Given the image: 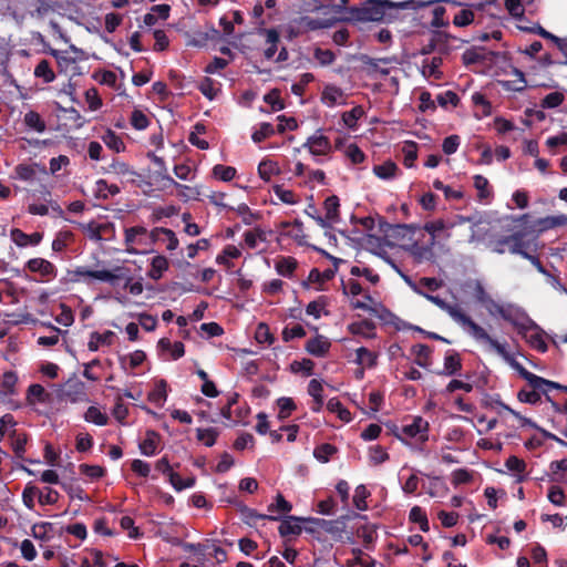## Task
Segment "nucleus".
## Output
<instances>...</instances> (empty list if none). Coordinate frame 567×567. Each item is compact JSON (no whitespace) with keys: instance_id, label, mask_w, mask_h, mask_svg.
I'll return each instance as SVG.
<instances>
[{"instance_id":"57","label":"nucleus","mask_w":567,"mask_h":567,"mask_svg":"<svg viewBox=\"0 0 567 567\" xmlns=\"http://www.w3.org/2000/svg\"><path fill=\"white\" fill-rule=\"evenodd\" d=\"M278 419L286 420L297 409L295 401L291 398L282 396L277 400Z\"/></svg>"},{"instance_id":"35","label":"nucleus","mask_w":567,"mask_h":567,"mask_svg":"<svg viewBox=\"0 0 567 567\" xmlns=\"http://www.w3.org/2000/svg\"><path fill=\"white\" fill-rule=\"evenodd\" d=\"M101 140L110 150L116 153L124 152L125 150V144L121 136L111 128L105 130V132L101 135Z\"/></svg>"},{"instance_id":"13","label":"nucleus","mask_w":567,"mask_h":567,"mask_svg":"<svg viewBox=\"0 0 567 567\" xmlns=\"http://www.w3.org/2000/svg\"><path fill=\"white\" fill-rule=\"evenodd\" d=\"M515 244L522 245V249L528 250L529 244L524 240V235L522 233H515L511 236H505L493 241V251L497 254H505L509 251L512 254V248Z\"/></svg>"},{"instance_id":"45","label":"nucleus","mask_w":567,"mask_h":567,"mask_svg":"<svg viewBox=\"0 0 567 567\" xmlns=\"http://www.w3.org/2000/svg\"><path fill=\"white\" fill-rule=\"evenodd\" d=\"M442 64V59L433 56L430 60H425L422 65V74L425 78L439 80L441 79L440 66Z\"/></svg>"},{"instance_id":"3","label":"nucleus","mask_w":567,"mask_h":567,"mask_svg":"<svg viewBox=\"0 0 567 567\" xmlns=\"http://www.w3.org/2000/svg\"><path fill=\"white\" fill-rule=\"evenodd\" d=\"M72 279L74 281H86L97 280L106 282L112 287L123 285L124 288L133 296H138L143 292L144 287L142 279L134 280L132 277L131 269L124 265L115 266L112 269L90 270L86 267H76L72 272Z\"/></svg>"},{"instance_id":"61","label":"nucleus","mask_w":567,"mask_h":567,"mask_svg":"<svg viewBox=\"0 0 567 567\" xmlns=\"http://www.w3.org/2000/svg\"><path fill=\"white\" fill-rule=\"evenodd\" d=\"M409 519L412 523L420 525L421 530L427 532L430 529L429 519L424 509L420 506H413L409 514Z\"/></svg>"},{"instance_id":"62","label":"nucleus","mask_w":567,"mask_h":567,"mask_svg":"<svg viewBox=\"0 0 567 567\" xmlns=\"http://www.w3.org/2000/svg\"><path fill=\"white\" fill-rule=\"evenodd\" d=\"M370 496V492L365 485H358L354 489L353 505L359 511H367L368 504L367 498Z\"/></svg>"},{"instance_id":"12","label":"nucleus","mask_w":567,"mask_h":567,"mask_svg":"<svg viewBox=\"0 0 567 567\" xmlns=\"http://www.w3.org/2000/svg\"><path fill=\"white\" fill-rule=\"evenodd\" d=\"M434 246L435 244L430 239L425 243L416 240L406 248V251L417 262L432 261L435 258Z\"/></svg>"},{"instance_id":"25","label":"nucleus","mask_w":567,"mask_h":567,"mask_svg":"<svg viewBox=\"0 0 567 567\" xmlns=\"http://www.w3.org/2000/svg\"><path fill=\"white\" fill-rule=\"evenodd\" d=\"M316 524L334 539H342L346 524L341 520L315 519Z\"/></svg>"},{"instance_id":"7","label":"nucleus","mask_w":567,"mask_h":567,"mask_svg":"<svg viewBox=\"0 0 567 567\" xmlns=\"http://www.w3.org/2000/svg\"><path fill=\"white\" fill-rule=\"evenodd\" d=\"M147 228L144 226H133L124 229L125 251L132 255L145 254L152 246Z\"/></svg>"},{"instance_id":"26","label":"nucleus","mask_w":567,"mask_h":567,"mask_svg":"<svg viewBox=\"0 0 567 567\" xmlns=\"http://www.w3.org/2000/svg\"><path fill=\"white\" fill-rule=\"evenodd\" d=\"M308 394L313 399L311 410L319 412L323 405V385L322 382L312 379L308 384Z\"/></svg>"},{"instance_id":"1","label":"nucleus","mask_w":567,"mask_h":567,"mask_svg":"<svg viewBox=\"0 0 567 567\" xmlns=\"http://www.w3.org/2000/svg\"><path fill=\"white\" fill-rule=\"evenodd\" d=\"M441 0H409L403 2H391L388 0L383 1H369L360 8H354L351 11L352 19L361 22H391L396 19V13L401 9H419L424 8ZM443 2L451 3L453 6H461V2L456 0H442Z\"/></svg>"},{"instance_id":"9","label":"nucleus","mask_w":567,"mask_h":567,"mask_svg":"<svg viewBox=\"0 0 567 567\" xmlns=\"http://www.w3.org/2000/svg\"><path fill=\"white\" fill-rule=\"evenodd\" d=\"M25 270L41 276L42 281H51L58 275V269L50 260L44 258H31L25 262Z\"/></svg>"},{"instance_id":"4","label":"nucleus","mask_w":567,"mask_h":567,"mask_svg":"<svg viewBox=\"0 0 567 567\" xmlns=\"http://www.w3.org/2000/svg\"><path fill=\"white\" fill-rule=\"evenodd\" d=\"M415 292L426 298L429 301L437 306L441 310L445 311L455 322L461 324L466 331L478 342L487 343L488 346L495 340L487 331L477 324L468 317L458 305H450L439 296L430 295L421 289H415Z\"/></svg>"},{"instance_id":"21","label":"nucleus","mask_w":567,"mask_h":567,"mask_svg":"<svg viewBox=\"0 0 567 567\" xmlns=\"http://www.w3.org/2000/svg\"><path fill=\"white\" fill-rule=\"evenodd\" d=\"M298 266V260L291 256H280L275 260L277 274L286 278H292Z\"/></svg>"},{"instance_id":"23","label":"nucleus","mask_w":567,"mask_h":567,"mask_svg":"<svg viewBox=\"0 0 567 567\" xmlns=\"http://www.w3.org/2000/svg\"><path fill=\"white\" fill-rule=\"evenodd\" d=\"M147 400L156 408H162L167 400V382L163 379L155 381L154 388L147 394Z\"/></svg>"},{"instance_id":"31","label":"nucleus","mask_w":567,"mask_h":567,"mask_svg":"<svg viewBox=\"0 0 567 567\" xmlns=\"http://www.w3.org/2000/svg\"><path fill=\"white\" fill-rule=\"evenodd\" d=\"M264 34L266 37V49L264 51V55L267 60H271L278 51L279 33L275 29H266L264 30Z\"/></svg>"},{"instance_id":"5","label":"nucleus","mask_w":567,"mask_h":567,"mask_svg":"<svg viewBox=\"0 0 567 567\" xmlns=\"http://www.w3.org/2000/svg\"><path fill=\"white\" fill-rule=\"evenodd\" d=\"M483 307L491 317L502 318L518 329H526L530 323L526 312L513 303H501L491 297Z\"/></svg>"},{"instance_id":"49","label":"nucleus","mask_w":567,"mask_h":567,"mask_svg":"<svg viewBox=\"0 0 567 567\" xmlns=\"http://www.w3.org/2000/svg\"><path fill=\"white\" fill-rule=\"evenodd\" d=\"M167 478L176 492H181L183 489L190 488L195 485V482H196L194 476L183 478L178 473H176L174 471L168 473Z\"/></svg>"},{"instance_id":"51","label":"nucleus","mask_w":567,"mask_h":567,"mask_svg":"<svg viewBox=\"0 0 567 567\" xmlns=\"http://www.w3.org/2000/svg\"><path fill=\"white\" fill-rule=\"evenodd\" d=\"M51 55L56 60L58 66L61 72L68 71L69 68L76 63L78 56H71L69 51H59L52 49L50 51Z\"/></svg>"},{"instance_id":"53","label":"nucleus","mask_w":567,"mask_h":567,"mask_svg":"<svg viewBox=\"0 0 567 567\" xmlns=\"http://www.w3.org/2000/svg\"><path fill=\"white\" fill-rule=\"evenodd\" d=\"M212 175L218 181L230 182L236 177L237 169L234 166L217 164L213 167Z\"/></svg>"},{"instance_id":"24","label":"nucleus","mask_w":567,"mask_h":567,"mask_svg":"<svg viewBox=\"0 0 567 567\" xmlns=\"http://www.w3.org/2000/svg\"><path fill=\"white\" fill-rule=\"evenodd\" d=\"M157 347L162 352H167L171 360H177L185 354V347L181 341L172 342L167 338H162L158 341Z\"/></svg>"},{"instance_id":"28","label":"nucleus","mask_w":567,"mask_h":567,"mask_svg":"<svg viewBox=\"0 0 567 567\" xmlns=\"http://www.w3.org/2000/svg\"><path fill=\"white\" fill-rule=\"evenodd\" d=\"M411 353L414 357V362L422 367V368H429L432 363L431 361V353L432 349L423 343L414 344L411 349Z\"/></svg>"},{"instance_id":"22","label":"nucleus","mask_w":567,"mask_h":567,"mask_svg":"<svg viewBox=\"0 0 567 567\" xmlns=\"http://www.w3.org/2000/svg\"><path fill=\"white\" fill-rule=\"evenodd\" d=\"M80 227L91 240L100 241L103 238V235L112 228V224H100L92 220L87 224H81Z\"/></svg>"},{"instance_id":"15","label":"nucleus","mask_w":567,"mask_h":567,"mask_svg":"<svg viewBox=\"0 0 567 567\" xmlns=\"http://www.w3.org/2000/svg\"><path fill=\"white\" fill-rule=\"evenodd\" d=\"M336 271L333 269H326L320 271L318 268H312L302 286L305 288H315L316 290H322L323 286L334 277Z\"/></svg>"},{"instance_id":"6","label":"nucleus","mask_w":567,"mask_h":567,"mask_svg":"<svg viewBox=\"0 0 567 567\" xmlns=\"http://www.w3.org/2000/svg\"><path fill=\"white\" fill-rule=\"evenodd\" d=\"M430 424L422 416H411L401 426L393 425L392 434L401 442L409 444L411 440L424 443L429 440Z\"/></svg>"},{"instance_id":"64","label":"nucleus","mask_w":567,"mask_h":567,"mask_svg":"<svg viewBox=\"0 0 567 567\" xmlns=\"http://www.w3.org/2000/svg\"><path fill=\"white\" fill-rule=\"evenodd\" d=\"M130 123L135 130L143 131L148 127L150 118L142 110L135 109L131 114Z\"/></svg>"},{"instance_id":"30","label":"nucleus","mask_w":567,"mask_h":567,"mask_svg":"<svg viewBox=\"0 0 567 567\" xmlns=\"http://www.w3.org/2000/svg\"><path fill=\"white\" fill-rule=\"evenodd\" d=\"M300 520H301V518H299V517L288 516L280 523V525L278 527L279 534L282 537L290 536V535H293V536L300 535L301 530H302V528L299 524Z\"/></svg>"},{"instance_id":"47","label":"nucleus","mask_w":567,"mask_h":567,"mask_svg":"<svg viewBox=\"0 0 567 567\" xmlns=\"http://www.w3.org/2000/svg\"><path fill=\"white\" fill-rule=\"evenodd\" d=\"M34 76L38 79H42L43 83H51L55 80V73L51 68V64L48 60H41L33 72Z\"/></svg>"},{"instance_id":"18","label":"nucleus","mask_w":567,"mask_h":567,"mask_svg":"<svg viewBox=\"0 0 567 567\" xmlns=\"http://www.w3.org/2000/svg\"><path fill=\"white\" fill-rule=\"evenodd\" d=\"M117 339L115 332L105 330L103 332L94 331L90 334L87 349L91 352L97 351L101 347H111Z\"/></svg>"},{"instance_id":"52","label":"nucleus","mask_w":567,"mask_h":567,"mask_svg":"<svg viewBox=\"0 0 567 567\" xmlns=\"http://www.w3.org/2000/svg\"><path fill=\"white\" fill-rule=\"evenodd\" d=\"M337 453V446L330 443L320 444L313 450V456L321 463H328Z\"/></svg>"},{"instance_id":"8","label":"nucleus","mask_w":567,"mask_h":567,"mask_svg":"<svg viewBox=\"0 0 567 567\" xmlns=\"http://www.w3.org/2000/svg\"><path fill=\"white\" fill-rule=\"evenodd\" d=\"M238 398L239 395L234 393L228 398L226 405L220 410V415L234 424L244 422L249 413V408L246 404L241 406L238 405Z\"/></svg>"},{"instance_id":"46","label":"nucleus","mask_w":567,"mask_h":567,"mask_svg":"<svg viewBox=\"0 0 567 567\" xmlns=\"http://www.w3.org/2000/svg\"><path fill=\"white\" fill-rule=\"evenodd\" d=\"M93 79L102 85L110 86L114 90H120L122 84L117 81V75L115 72L110 70H103L100 72H95L93 74Z\"/></svg>"},{"instance_id":"56","label":"nucleus","mask_w":567,"mask_h":567,"mask_svg":"<svg viewBox=\"0 0 567 567\" xmlns=\"http://www.w3.org/2000/svg\"><path fill=\"white\" fill-rule=\"evenodd\" d=\"M364 115V110L361 105H357L350 111L342 113V122L349 128H355L358 121Z\"/></svg>"},{"instance_id":"27","label":"nucleus","mask_w":567,"mask_h":567,"mask_svg":"<svg viewBox=\"0 0 567 567\" xmlns=\"http://www.w3.org/2000/svg\"><path fill=\"white\" fill-rule=\"evenodd\" d=\"M27 400L30 404L48 403L51 400V393L41 384H31L27 391Z\"/></svg>"},{"instance_id":"58","label":"nucleus","mask_w":567,"mask_h":567,"mask_svg":"<svg viewBox=\"0 0 567 567\" xmlns=\"http://www.w3.org/2000/svg\"><path fill=\"white\" fill-rule=\"evenodd\" d=\"M73 240V234L70 230H60L52 240V250L55 252L63 251Z\"/></svg>"},{"instance_id":"44","label":"nucleus","mask_w":567,"mask_h":567,"mask_svg":"<svg viewBox=\"0 0 567 567\" xmlns=\"http://www.w3.org/2000/svg\"><path fill=\"white\" fill-rule=\"evenodd\" d=\"M512 254H515V255H520L522 257H524L525 259L529 260L533 266L543 275L551 278L553 280H555V278L544 268V266L542 265L540 260L538 259V257L534 256V255H530L527 250L525 249H522V245H518V244H515L514 243V246L512 248Z\"/></svg>"},{"instance_id":"11","label":"nucleus","mask_w":567,"mask_h":567,"mask_svg":"<svg viewBox=\"0 0 567 567\" xmlns=\"http://www.w3.org/2000/svg\"><path fill=\"white\" fill-rule=\"evenodd\" d=\"M350 306L355 310H363L372 316H375L382 320L391 316V312L385 309L380 302H377L369 293L363 296V300L351 299Z\"/></svg>"},{"instance_id":"40","label":"nucleus","mask_w":567,"mask_h":567,"mask_svg":"<svg viewBox=\"0 0 567 567\" xmlns=\"http://www.w3.org/2000/svg\"><path fill=\"white\" fill-rule=\"evenodd\" d=\"M353 557L347 559L344 567H374V559L361 549L352 550Z\"/></svg>"},{"instance_id":"55","label":"nucleus","mask_w":567,"mask_h":567,"mask_svg":"<svg viewBox=\"0 0 567 567\" xmlns=\"http://www.w3.org/2000/svg\"><path fill=\"white\" fill-rule=\"evenodd\" d=\"M84 419L86 422L99 426H104L109 423V416L97 406H90L84 414Z\"/></svg>"},{"instance_id":"59","label":"nucleus","mask_w":567,"mask_h":567,"mask_svg":"<svg viewBox=\"0 0 567 567\" xmlns=\"http://www.w3.org/2000/svg\"><path fill=\"white\" fill-rule=\"evenodd\" d=\"M112 415L120 424H126V419L128 416V406L124 404L122 395H117L115 398V403L112 409Z\"/></svg>"},{"instance_id":"2","label":"nucleus","mask_w":567,"mask_h":567,"mask_svg":"<svg viewBox=\"0 0 567 567\" xmlns=\"http://www.w3.org/2000/svg\"><path fill=\"white\" fill-rule=\"evenodd\" d=\"M489 347L495 350L514 370H516L524 380L527 381L530 389H522L517 394L520 402L537 404L540 401V394L548 395L553 389L560 388V384L546 380L526 370L514 358V355L506 350L505 344L494 340ZM547 399L550 400L549 396H547Z\"/></svg>"},{"instance_id":"42","label":"nucleus","mask_w":567,"mask_h":567,"mask_svg":"<svg viewBox=\"0 0 567 567\" xmlns=\"http://www.w3.org/2000/svg\"><path fill=\"white\" fill-rule=\"evenodd\" d=\"M120 193L116 184H109L105 179H99L95 183L94 196L99 199H106Z\"/></svg>"},{"instance_id":"32","label":"nucleus","mask_w":567,"mask_h":567,"mask_svg":"<svg viewBox=\"0 0 567 567\" xmlns=\"http://www.w3.org/2000/svg\"><path fill=\"white\" fill-rule=\"evenodd\" d=\"M241 256V251L238 247L234 245H227L224 247L220 254L216 257V262L218 265L225 266L227 269H231L234 265L230 262V259H237Z\"/></svg>"},{"instance_id":"20","label":"nucleus","mask_w":567,"mask_h":567,"mask_svg":"<svg viewBox=\"0 0 567 567\" xmlns=\"http://www.w3.org/2000/svg\"><path fill=\"white\" fill-rule=\"evenodd\" d=\"M348 331L353 336H359L368 340L377 337L375 324L368 319L351 322L348 326Z\"/></svg>"},{"instance_id":"60","label":"nucleus","mask_w":567,"mask_h":567,"mask_svg":"<svg viewBox=\"0 0 567 567\" xmlns=\"http://www.w3.org/2000/svg\"><path fill=\"white\" fill-rule=\"evenodd\" d=\"M198 90L210 101L219 93L218 84L210 78H204L198 84Z\"/></svg>"},{"instance_id":"16","label":"nucleus","mask_w":567,"mask_h":567,"mask_svg":"<svg viewBox=\"0 0 567 567\" xmlns=\"http://www.w3.org/2000/svg\"><path fill=\"white\" fill-rule=\"evenodd\" d=\"M347 93L334 84H327L321 93V102L328 107L344 105L347 103Z\"/></svg>"},{"instance_id":"29","label":"nucleus","mask_w":567,"mask_h":567,"mask_svg":"<svg viewBox=\"0 0 567 567\" xmlns=\"http://www.w3.org/2000/svg\"><path fill=\"white\" fill-rule=\"evenodd\" d=\"M168 266L169 262L165 256H155L151 261V267L147 271V276L153 280H158L163 277L164 272L167 271Z\"/></svg>"},{"instance_id":"50","label":"nucleus","mask_w":567,"mask_h":567,"mask_svg":"<svg viewBox=\"0 0 567 567\" xmlns=\"http://www.w3.org/2000/svg\"><path fill=\"white\" fill-rule=\"evenodd\" d=\"M279 173V165L274 161H261L258 165V175L265 182H269L272 176L278 175Z\"/></svg>"},{"instance_id":"38","label":"nucleus","mask_w":567,"mask_h":567,"mask_svg":"<svg viewBox=\"0 0 567 567\" xmlns=\"http://www.w3.org/2000/svg\"><path fill=\"white\" fill-rule=\"evenodd\" d=\"M24 125L37 133H43L47 128L45 121L35 111H29L23 117Z\"/></svg>"},{"instance_id":"33","label":"nucleus","mask_w":567,"mask_h":567,"mask_svg":"<svg viewBox=\"0 0 567 567\" xmlns=\"http://www.w3.org/2000/svg\"><path fill=\"white\" fill-rule=\"evenodd\" d=\"M474 187L477 190V198L480 202H486L493 197V189L489 182L483 175H474Z\"/></svg>"},{"instance_id":"37","label":"nucleus","mask_w":567,"mask_h":567,"mask_svg":"<svg viewBox=\"0 0 567 567\" xmlns=\"http://www.w3.org/2000/svg\"><path fill=\"white\" fill-rule=\"evenodd\" d=\"M159 442V435L155 431H147L145 439L140 444V450L143 455L152 456L156 453Z\"/></svg>"},{"instance_id":"48","label":"nucleus","mask_w":567,"mask_h":567,"mask_svg":"<svg viewBox=\"0 0 567 567\" xmlns=\"http://www.w3.org/2000/svg\"><path fill=\"white\" fill-rule=\"evenodd\" d=\"M527 342L530 344V347L539 352H546L547 351V342L545 340L544 334L538 331L536 328H532L526 333Z\"/></svg>"},{"instance_id":"41","label":"nucleus","mask_w":567,"mask_h":567,"mask_svg":"<svg viewBox=\"0 0 567 567\" xmlns=\"http://www.w3.org/2000/svg\"><path fill=\"white\" fill-rule=\"evenodd\" d=\"M400 172L398 165L392 161H386L373 167V173L381 179H392Z\"/></svg>"},{"instance_id":"10","label":"nucleus","mask_w":567,"mask_h":567,"mask_svg":"<svg viewBox=\"0 0 567 567\" xmlns=\"http://www.w3.org/2000/svg\"><path fill=\"white\" fill-rule=\"evenodd\" d=\"M303 147L315 157L328 156L332 153V144L330 138L323 135L320 131L309 136L303 144Z\"/></svg>"},{"instance_id":"17","label":"nucleus","mask_w":567,"mask_h":567,"mask_svg":"<svg viewBox=\"0 0 567 567\" xmlns=\"http://www.w3.org/2000/svg\"><path fill=\"white\" fill-rule=\"evenodd\" d=\"M10 239L19 248H25L29 246L35 247L42 241L43 234L39 231L25 234L20 228H12L10 230Z\"/></svg>"},{"instance_id":"39","label":"nucleus","mask_w":567,"mask_h":567,"mask_svg":"<svg viewBox=\"0 0 567 567\" xmlns=\"http://www.w3.org/2000/svg\"><path fill=\"white\" fill-rule=\"evenodd\" d=\"M401 152L403 154V165L408 168L414 167L417 158V143L414 141H405Z\"/></svg>"},{"instance_id":"36","label":"nucleus","mask_w":567,"mask_h":567,"mask_svg":"<svg viewBox=\"0 0 567 567\" xmlns=\"http://www.w3.org/2000/svg\"><path fill=\"white\" fill-rule=\"evenodd\" d=\"M355 363L363 368H373L377 365L378 353L370 351L368 348L361 347L355 350Z\"/></svg>"},{"instance_id":"43","label":"nucleus","mask_w":567,"mask_h":567,"mask_svg":"<svg viewBox=\"0 0 567 567\" xmlns=\"http://www.w3.org/2000/svg\"><path fill=\"white\" fill-rule=\"evenodd\" d=\"M328 301L327 298L321 296L316 300L309 302L306 307V313L313 317L315 319L321 318V316H328L327 311Z\"/></svg>"},{"instance_id":"54","label":"nucleus","mask_w":567,"mask_h":567,"mask_svg":"<svg viewBox=\"0 0 567 567\" xmlns=\"http://www.w3.org/2000/svg\"><path fill=\"white\" fill-rule=\"evenodd\" d=\"M462 369V362L458 353L450 352L444 358L443 373L446 375L456 374Z\"/></svg>"},{"instance_id":"34","label":"nucleus","mask_w":567,"mask_h":567,"mask_svg":"<svg viewBox=\"0 0 567 567\" xmlns=\"http://www.w3.org/2000/svg\"><path fill=\"white\" fill-rule=\"evenodd\" d=\"M505 466L509 472L514 473L517 483L525 481L526 477L524 473L526 471V463L524 460L512 455L506 460Z\"/></svg>"},{"instance_id":"14","label":"nucleus","mask_w":567,"mask_h":567,"mask_svg":"<svg viewBox=\"0 0 567 567\" xmlns=\"http://www.w3.org/2000/svg\"><path fill=\"white\" fill-rule=\"evenodd\" d=\"M330 349L331 341L329 338L319 333H316V336L310 338L305 344V350L316 358L327 357Z\"/></svg>"},{"instance_id":"19","label":"nucleus","mask_w":567,"mask_h":567,"mask_svg":"<svg viewBox=\"0 0 567 567\" xmlns=\"http://www.w3.org/2000/svg\"><path fill=\"white\" fill-rule=\"evenodd\" d=\"M339 207H340L339 198L336 195L329 196L328 198H326V200L323 203V208L326 212L324 218L318 217L316 220L321 226H324L326 221L328 224L337 223L339 220Z\"/></svg>"},{"instance_id":"63","label":"nucleus","mask_w":567,"mask_h":567,"mask_svg":"<svg viewBox=\"0 0 567 567\" xmlns=\"http://www.w3.org/2000/svg\"><path fill=\"white\" fill-rule=\"evenodd\" d=\"M255 339L260 344H272L275 341L274 334L270 332V328L267 323L260 322L255 331Z\"/></svg>"}]
</instances>
